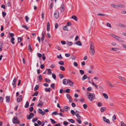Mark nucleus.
Segmentation results:
<instances>
[{
    "label": "nucleus",
    "mask_w": 126,
    "mask_h": 126,
    "mask_svg": "<svg viewBox=\"0 0 126 126\" xmlns=\"http://www.w3.org/2000/svg\"><path fill=\"white\" fill-rule=\"evenodd\" d=\"M71 18L77 21L78 20V18L75 15H73L71 17Z\"/></svg>",
    "instance_id": "obj_21"
},
{
    "label": "nucleus",
    "mask_w": 126,
    "mask_h": 126,
    "mask_svg": "<svg viewBox=\"0 0 126 126\" xmlns=\"http://www.w3.org/2000/svg\"><path fill=\"white\" fill-rule=\"evenodd\" d=\"M106 109V107H102L100 109L101 111L102 112H103Z\"/></svg>",
    "instance_id": "obj_28"
},
{
    "label": "nucleus",
    "mask_w": 126,
    "mask_h": 126,
    "mask_svg": "<svg viewBox=\"0 0 126 126\" xmlns=\"http://www.w3.org/2000/svg\"><path fill=\"white\" fill-rule=\"evenodd\" d=\"M37 56L39 58H41L42 56V55L40 53H38L37 54Z\"/></svg>",
    "instance_id": "obj_47"
},
{
    "label": "nucleus",
    "mask_w": 126,
    "mask_h": 126,
    "mask_svg": "<svg viewBox=\"0 0 126 126\" xmlns=\"http://www.w3.org/2000/svg\"><path fill=\"white\" fill-rule=\"evenodd\" d=\"M68 120L72 123H74L75 122L74 120L73 119H68Z\"/></svg>",
    "instance_id": "obj_42"
},
{
    "label": "nucleus",
    "mask_w": 126,
    "mask_h": 126,
    "mask_svg": "<svg viewBox=\"0 0 126 126\" xmlns=\"http://www.w3.org/2000/svg\"><path fill=\"white\" fill-rule=\"evenodd\" d=\"M112 7H114V8H117V5H116L112 4L110 5Z\"/></svg>",
    "instance_id": "obj_29"
},
{
    "label": "nucleus",
    "mask_w": 126,
    "mask_h": 126,
    "mask_svg": "<svg viewBox=\"0 0 126 126\" xmlns=\"http://www.w3.org/2000/svg\"><path fill=\"white\" fill-rule=\"evenodd\" d=\"M103 119L104 121L105 122H106L109 124L110 123V121L109 120L107 119L105 117H103Z\"/></svg>",
    "instance_id": "obj_9"
},
{
    "label": "nucleus",
    "mask_w": 126,
    "mask_h": 126,
    "mask_svg": "<svg viewBox=\"0 0 126 126\" xmlns=\"http://www.w3.org/2000/svg\"><path fill=\"white\" fill-rule=\"evenodd\" d=\"M59 76L61 79H62L64 77L61 74H59Z\"/></svg>",
    "instance_id": "obj_61"
},
{
    "label": "nucleus",
    "mask_w": 126,
    "mask_h": 126,
    "mask_svg": "<svg viewBox=\"0 0 126 126\" xmlns=\"http://www.w3.org/2000/svg\"><path fill=\"white\" fill-rule=\"evenodd\" d=\"M87 94L88 96V98L90 100L92 101L94 99L93 98V94L92 93H87Z\"/></svg>",
    "instance_id": "obj_3"
},
{
    "label": "nucleus",
    "mask_w": 126,
    "mask_h": 126,
    "mask_svg": "<svg viewBox=\"0 0 126 126\" xmlns=\"http://www.w3.org/2000/svg\"><path fill=\"white\" fill-rule=\"evenodd\" d=\"M50 23L49 22H48L47 23V30L48 31H49L50 30Z\"/></svg>",
    "instance_id": "obj_19"
},
{
    "label": "nucleus",
    "mask_w": 126,
    "mask_h": 126,
    "mask_svg": "<svg viewBox=\"0 0 126 126\" xmlns=\"http://www.w3.org/2000/svg\"><path fill=\"white\" fill-rule=\"evenodd\" d=\"M26 21L27 22H28L29 21V18L27 16H26L25 17Z\"/></svg>",
    "instance_id": "obj_53"
},
{
    "label": "nucleus",
    "mask_w": 126,
    "mask_h": 126,
    "mask_svg": "<svg viewBox=\"0 0 126 126\" xmlns=\"http://www.w3.org/2000/svg\"><path fill=\"white\" fill-rule=\"evenodd\" d=\"M22 27L25 28L26 29L28 30V27L26 26H25L24 25H22Z\"/></svg>",
    "instance_id": "obj_44"
},
{
    "label": "nucleus",
    "mask_w": 126,
    "mask_h": 126,
    "mask_svg": "<svg viewBox=\"0 0 126 126\" xmlns=\"http://www.w3.org/2000/svg\"><path fill=\"white\" fill-rule=\"evenodd\" d=\"M66 96L67 98L69 100L70 102H72V99L71 98V97L69 94H67Z\"/></svg>",
    "instance_id": "obj_11"
},
{
    "label": "nucleus",
    "mask_w": 126,
    "mask_h": 126,
    "mask_svg": "<svg viewBox=\"0 0 126 126\" xmlns=\"http://www.w3.org/2000/svg\"><path fill=\"white\" fill-rule=\"evenodd\" d=\"M57 57L58 59L60 58V59H62V58L61 54H60L59 55H57Z\"/></svg>",
    "instance_id": "obj_62"
},
{
    "label": "nucleus",
    "mask_w": 126,
    "mask_h": 126,
    "mask_svg": "<svg viewBox=\"0 0 126 126\" xmlns=\"http://www.w3.org/2000/svg\"><path fill=\"white\" fill-rule=\"evenodd\" d=\"M38 111L39 113L40 114H41L42 115H44L45 114L44 112V111H43L41 109H38Z\"/></svg>",
    "instance_id": "obj_8"
},
{
    "label": "nucleus",
    "mask_w": 126,
    "mask_h": 126,
    "mask_svg": "<svg viewBox=\"0 0 126 126\" xmlns=\"http://www.w3.org/2000/svg\"><path fill=\"white\" fill-rule=\"evenodd\" d=\"M38 94V91H36L35 93L34 94H32V96H37V95Z\"/></svg>",
    "instance_id": "obj_46"
},
{
    "label": "nucleus",
    "mask_w": 126,
    "mask_h": 126,
    "mask_svg": "<svg viewBox=\"0 0 126 126\" xmlns=\"http://www.w3.org/2000/svg\"><path fill=\"white\" fill-rule=\"evenodd\" d=\"M95 51L94 46V43L93 42H91L90 48L89 52L90 54L92 56L94 55L95 52Z\"/></svg>",
    "instance_id": "obj_1"
},
{
    "label": "nucleus",
    "mask_w": 126,
    "mask_h": 126,
    "mask_svg": "<svg viewBox=\"0 0 126 126\" xmlns=\"http://www.w3.org/2000/svg\"><path fill=\"white\" fill-rule=\"evenodd\" d=\"M76 120L79 124H80L81 123V120L79 119H76Z\"/></svg>",
    "instance_id": "obj_52"
},
{
    "label": "nucleus",
    "mask_w": 126,
    "mask_h": 126,
    "mask_svg": "<svg viewBox=\"0 0 126 126\" xmlns=\"http://www.w3.org/2000/svg\"><path fill=\"white\" fill-rule=\"evenodd\" d=\"M71 112L73 115H75V112L74 110H71Z\"/></svg>",
    "instance_id": "obj_36"
},
{
    "label": "nucleus",
    "mask_w": 126,
    "mask_h": 126,
    "mask_svg": "<svg viewBox=\"0 0 126 126\" xmlns=\"http://www.w3.org/2000/svg\"><path fill=\"white\" fill-rule=\"evenodd\" d=\"M68 83L69 84V85L71 86L72 87L73 86V82L71 81L70 80H68Z\"/></svg>",
    "instance_id": "obj_17"
},
{
    "label": "nucleus",
    "mask_w": 126,
    "mask_h": 126,
    "mask_svg": "<svg viewBox=\"0 0 126 126\" xmlns=\"http://www.w3.org/2000/svg\"><path fill=\"white\" fill-rule=\"evenodd\" d=\"M47 70H48V74L49 75H51L52 72L50 71L51 69H49Z\"/></svg>",
    "instance_id": "obj_38"
},
{
    "label": "nucleus",
    "mask_w": 126,
    "mask_h": 126,
    "mask_svg": "<svg viewBox=\"0 0 126 126\" xmlns=\"http://www.w3.org/2000/svg\"><path fill=\"white\" fill-rule=\"evenodd\" d=\"M118 78L126 84V79L124 78L121 76H119L118 77Z\"/></svg>",
    "instance_id": "obj_5"
},
{
    "label": "nucleus",
    "mask_w": 126,
    "mask_h": 126,
    "mask_svg": "<svg viewBox=\"0 0 126 126\" xmlns=\"http://www.w3.org/2000/svg\"><path fill=\"white\" fill-rule=\"evenodd\" d=\"M111 35H112V36L116 40H117V39L119 37L117 36L116 35L113 34H111Z\"/></svg>",
    "instance_id": "obj_24"
},
{
    "label": "nucleus",
    "mask_w": 126,
    "mask_h": 126,
    "mask_svg": "<svg viewBox=\"0 0 126 126\" xmlns=\"http://www.w3.org/2000/svg\"><path fill=\"white\" fill-rule=\"evenodd\" d=\"M34 114L32 113H31L29 115L27 116V118L28 120L32 118L34 116Z\"/></svg>",
    "instance_id": "obj_4"
},
{
    "label": "nucleus",
    "mask_w": 126,
    "mask_h": 126,
    "mask_svg": "<svg viewBox=\"0 0 126 126\" xmlns=\"http://www.w3.org/2000/svg\"><path fill=\"white\" fill-rule=\"evenodd\" d=\"M67 44L69 46H71L73 45V43L72 42H67Z\"/></svg>",
    "instance_id": "obj_33"
},
{
    "label": "nucleus",
    "mask_w": 126,
    "mask_h": 126,
    "mask_svg": "<svg viewBox=\"0 0 126 126\" xmlns=\"http://www.w3.org/2000/svg\"><path fill=\"white\" fill-rule=\"evenodd\" d=\"M58 113H57L56 111H55L53 112L52 113V114L53 115H56L58 114Z\"/></svg>",
    "instance_id": "obj_48"
},
{
    "label": "nucleus",
    "mask_w": 126,
    "mask_h": 126,
    "mask_svg": "<svg viewBox=\"0 0 126 126\" xmlns=\"http://www.w3.org/2000/svg\"><path fill=\"white\" fill-rule=\"evenodd\" d=\"M68 124V123L66 121H64L63 122V124L64 125L66 126Z\"/></svg>",
    "instance_id": "obj_57"
},
{
    "label": "nucleus",
    "mask_w": 126,
    "mask_h": 126,
    "mask_svg": "<svg viewBox=\"0 0 126 126\" xmlns=\"http://www.w3.org/2000/svg\"><path fill=\"white\" fill-rule=\"evenodd\" d=\"M39 86L38 85H36L35 87L34 91H35L39 89Z\"/></svg>",
    "instance_id": "obj_39"
},
{
    "label": "nucleus",
    "mask_w": 126,
    "mask_h": 126,
    "mask_svg": "<svg viewBox=\"0 0 126 126\" xmlns=\"http://www.w3.org/2000/svg\"><path fill=\"white\" fill-rule=\"evenodd\" d=\"M50 120L51 121V123L52 124H54L55 123H56V122H55L54 120L52 119H50Z\"/></svg>",
    "instance_id": "obj_37"
},
{
    "label": "nucleus",
    "mask_w": 126,
    "mask_h": 126,
    "mask_svg": "<svg viewBox=\"0 0 126 126\" xmlns=\"http://www.w3.org/2000/svg\"><path fill=\"white\" fill-rule=\"evenodd\" d=\"M87 78V76L86 75H84L82 78L83 80H84Z\"/></svg>",
    "instance_id": "obj_22"
},
{
    "label": "nucleus",
    "mask_w": 126,
    "mask_h": 126,
    "mask_svg": "<svg viewBox=\"0 0 126 126\" xmlns=\"http://www.w3.org/2000/svg\"><path fill=\"white\" fill-rule=\"evenodd\" d=\"M64 4H62L60 8V10L61 12H63L64 11Z\"/></svg>",
    "instance_id": "obj_10"
},
{
    "label": "nucleus",
    "mask_w": 126,
    "mask_h": 126,
    "mask_svg": "<svg viewBox=\"0 0 126 126\" xmlns=\"http://www.w3.org/2000/svg\"><path fill=\"white\" fill-rule=\"evenodd\" d=\"M6 102L9 103L10 101V97L8 96H6Z\"/></svg>",
    "instance_id": "obj_16"
},
{
    "label": "nucleus",
    "mask_w": 126,
    "mask_h": 126,
    "mask_svg": "<svg viewBox=\"0 0 126 126\" xmlns=\"http://www.w3.org/2000/svg\"><path fill=\"white\" fill-rule=\"evenodd\" d=\"M75 44L79 46H81L82 45L80 41H78L75 43Z\"/></svg>",
    "instance_id": "obj_27"
},
{
    "label": "nucleus",
    "mask_w": 126,
    "mask_h": 126,
    "mask_svg": "<svg viewBox=\"0 0 126 126\" xmlns=\"http://www.w3.org/2000/svg\"><path fill=\"white\" fill-rule=\"evenodd\" d=\"M43 102L40 101L39 103L37 105V106L38 107H42V106H43Z\"/></svg>",
    "instance_id": "obj_15"
},
{
    "label": "nucleus",
    "mask_w": 126,
    "mask_h": 126,
    "mask_svg": "<svg viewBox=\"0 0 126 126\" xmlns=\"http://www.w3.org/2000/svg\"><path fill=\"white\" fill-rule=\"evenodd\" d=\"M64 109L65 111H67L69 110L70 109V108L68 106H65L64 107Z\"/></svg>",
    "instance_id": "obj_20"
},
{
    "label": "nucleus",
    "mask_w": 126,
    "mask_h": 126,
    "mask_svg": "<svg viewBox=\"0 0 126 126\" xmlns=\"http://www.w3.org/2000/svg\"><path fill=\"white\" fill-rule=\"evenodd\" d=\"M2 16L3 17H4L6 15V13L4 12H2Z\"/></svg>",
    "instance_id": "obj_64"
},
{
    "label": "nucleus",
    "mask_w": 126,
    "mask_h": 126,
    "mask_svg": "<svg viewBox=\"0 0 126 126\" xmlns=\"http://www.w3.org/2000/svg\"><path fill=\"white\" fill-rule=\"evenodd\" d=\"M13 122L15 124H18L20 123V121L18 120L17 117L15 116L14 117L12 120Z\"/></svg>",
    "instance_id": "obj_2"
},
{
    "label": "nucleus",
    "mask_w": 126,
    "mask_h": 126,
    "mask_svg": "<svg viewBox=\"0 0 126 126\" xmlns=\"http://www.w3.org/2000/svg\"><path fill=\"white\" fill-rule=\"evenodd\" d=\"M37 120V118H34L32 120V121L33 122H34L35 121H36Z\"/></svg>",
    "instance_id": "obj_60"
},
{
    "label": "nucleus",
    "mask_w": 126,
    "mask_h": 126,
    "mask_svg": "<svg viewBox=\"0 0 126 126\" xmlns=\"http://www.w3.org/2000/svg\"><path fill=\"white\" fill-rule=\"evenodd\" d=\"M103 95L104 96V97L106 99H107L108 98V96L105 93H103Z\"/></svg>",
    "instance_id": "obj_26"
},
{
    "label": "nucleus",
    "mask_w": 126,
    "mask_h": 126,
    "mask_svg": "<svg viewBox=\"0 0 126 126\" xmlns=\"http://www.w3.org/2000/svg\"><path fill=\"white\" fill-rule=\"evenodd\" d=\"M45 89V91L46 92H50V88H46Z\"/></svg>",
    "instance_id": "obj_31"
},
{
    "label": "nucleus",
    "mask_w": 126,
    "mask_h": 126,
    "mask_svg": "<svg viewBox=\"0 0 126 126\" xmlns=\"http://www.w3.org/2000/svg\"><path fill=\"white\" fill-rule=\"evenodd\" d=\"M39 79L42 80L43 79L41 75H40L38 77Z\"/></svg>",
    "instance_id": "obj_54"
},
{
    "label": "nucleus",
    "mask_w": 126,
    "mask_h": 126,
    "mask_svg": "<svg viewBox=\"0 0 126 126\" xmlns=\"http://www.w3.org/2000/svg\"><path fill=\"white\" fill-rule=\"evenodd\" d=\"M117 40L119 42L121 43L124 42V41L123 39L119 37H118V38L117 39Z\"/></svg>",
    "instance_id": "obj_14"
},
{
    "label": "nucleus",
    "mask_w": 126,
    "mask_h": 126,
    "mask_svg": "<svg viewBox=\"0 0 126 126\" xmlns=\"http://www.w3.org/2000/svg\"><path fill=\"white\" fill-rule=\"evenodd\" d=\"M54 16L56 18H58L59 17V12L57 11H56L54 14Z\"/></svg>",
    "instance_id": "obj_6"
},
{
    "label": "nucleus",
    "mask_w": 126,
    "mask_h": 126,
    "mask_svg": "<svg viewBox=\"0 0 126 126\" xmlns=\"http://www.w3.org/2000/svg\"><path fill=\"white\" fill-rule=\"evenodd\" d=\"M18 42L19 43H20L22 41V38L21 37H18Z\"/></svg>",
    "instance_id": "obj_49"
},
{
    "label": "nucleus",
    "mask_w": 126,
    "mask_h": 126,
    "mask_svg": "<svg viewBox=\"0 0 126 126\" xmlns=\"http://www.w3.org/2000/svg\"><path fill=\"white\" fill-rule=\"evenodd\" d=\"M17 79L16 78H15L13 80L12 83V84L13 85V86L14 88H15L16 86V85L15 84V83L17 81Z\"/></svg>",
    "instance_id": "obj_7"
},
{
    "label": "nucleus",
    "mask_w": 126,
    "mask_h": 126,
    "mask_svg": "<svg viewBox=\"0 0 126 126\" xmlns=\"http://www.w3.org/2000/svg\"><path fill=\"white\" fill-rule=\"evenodd\" d=\"M92 84L93 85L94 87H95L96 88H98V86L97 85H96L94 82H93L92 83Z\"/></svg>",
    "instance_id": "obj_40"
},
{
    "label": "nucleus",
    "mask_w": 126,
    "mask_h": 126,
    "mask_svg": "<svg viewBox=\"0 0 126 126\" xmlns=\"http://www.w3.org/2000/svg\"><path fill=\"white\" fill-rule=\"evenodd\" d=\"M119 26L126 28V25L123 24H122L120 23L119 24Z\"/></svg>",
    "instance_id": "obj_30"
},
{
    "label": "nucleus",
    "mask_w": 126,
    "mask_h": 126,
    "mask_svg": "<svg viewBox=\"0 0 126 126\" xmlns=\"http://www.w3.org/2000/svg\"><path fill=\"white\" fill-rule=\"evenodd\" d=\"M51 87L53 89H55V84L53 83L51 85Z\"/></svg>",
    "instance_id": "obj_55"
},
{
    "label": "nucleus",
    "mask_w": 126,
    "mask_h": 126,
    "mask_svg": "<svg viewBox=\"0 0 126 126\" xmlns=\"http://www.w3.org/2000/svg\"><path fill=\"white\" fill-rule=\"evenodd\" d=\"M52 77L54 79H55L56 78V75L54 73H52Z\"/></svg>",
    "instance_id": "obj_50"
},
{
    "label": "nucleus",
    "mask_w": 126,
    "mask_h": 126,
    "mask_svg": "<svg viewBox=\"0 0 126 126\" xmlns=\"http://www.w3.org/2000/svg\"><path fill=\"white\" fill-rule=\"evenodd\" d=\"M83 107L85 109H86L87 107V105L86 104H84L83 105Z\"/></svg>",
    "instance_id": "obj_56"
},
{
    "label": "nucleus",
    "mask_w": 126,
    "mask_h": 126,
    "mask_svg": "<svg viewBox=\"0 0 126 126\" xmlns=\"http://www.w3.org/2000/svg\"><path fill=\"white\" fill-rule=\"evenodd\" d=\"M121 126H126V125L124 123L123 121L121 122Z\"/></svg>",
    "instance_id": "obj_51"
},
{
    "label": "nucleus",
    "mask_w": 126,
    "mask_h": 126,
    "mask_svg": "<svg viewBox=\"0 0 126 126\" xmlns=\"http://www.w3.org/2000/svg\"><path fill=\"white\" fill-rule=\"evenodd\" d=\"M79 72H80V74L81 75H83L84 74V71L83 70H79Z\"/></svg>",
    "instance_id": "obj_43"
},
{
    "label": "nucleus",
    "mask_w": 126,
    "mask_h": 126,
    "mask_svg": "<svg viewBox=\"0 0 126 126\" xmlns=\"http://www.w3.org/2000/svg\"><path fill=\"white\" fill-rule=\"evenodd\" d=\"M107 84L108 86L112 88L113 87V85L109 81H108L107 82Z\"/></svg>",
    "instance_id": "obj_23"
},
{
    "label": "nucleus",
    "mask_w": 126,
    "mask_h": 126,
    "mask_svg": "<svg viewBox=\"0 0 126 126\" xmlns=\"http://www.w3.org/2000/svg\"><path fill=\"white\" fill-rule=\"evenodd\" d=\"M15 40V39L13 37H12L11 40V42L13 44H14L15 43L14 42V41Z\"/></svg>",
    "instance_id": "obj_32"
},
{
    "label": "nucleus",
    "mask_w": 126,
    "mask_h": 126,
    "mask_svg": "<svg viewBox=\"0 0 126 126\" xmlns=\"http://www.w3.org/2000/svg\"><path fill=\"white\" fill-rule=\"evenodd\" d=\"M29 105V103L28 102H26V104L25 105V108H27L28 107Z\"/></svg>",
    "instance_id": "obj_34"
},
{
    "label": "nucleus",
    "mask_w": 126,
    "mask_h": 126,
    "mask_svg": "<svg viewBox=\"0 0 126 126\" xmlns=\"http://www.w3.org/2000/svg\"><path fill=\"white\" fill-rule=\"evenodd\" d=\"M59 63L61 65H63L64 64V62L62 61L59 62Z\"/></svg>",
    "instance_id": "obj_59"
},
{
    "label": "nucleus",
    "mask_w": 126,
    "mask_h": 126,
    "mask_svg": "<svg viewBox=\"0 0 126 126\" xmlns=\"http://www.w3.org/2000/svg\"><path fill=\"white\" fill-rule=\"evenodd\" d=\"M31 46V45H29L28 46V49L30 52L32 51V50Z\"/></svg>",
    "instance_id": "obj_35"
},
{
    "label": "nucleus",
    "mask_w": 126,
    "mask_h": 126,
    "mask_svg": "<svg viewBox=\"0 0 126 126\" xmlns=\"http://www.w3.org/2000/svg\"><path fill=\"white\" fill-rule=\"evenodd\" d=\"M68 80H67L65 79H64L63 80V83L64 84L66 85L68 83Z\"/></svg>",
    "instance_id": "obj_12"
},
{
    "label": "nucleus",
    "mask_w": 126,
    "mask_h": 126,
    "mask_svg": "<svg viewBox=\"0 0 126 126\" xmlns=\"http://www.w3.org/2000/svg\"><path fill=\"white\" fill-rule=\"evenodd\" d=\"M67 26L66 25L63 27V30H64L68 31V28H67Z\"/></svg>",
    "instance_id": "obj_41"
},
{
    "label": "nucleus",
    "mask_w": 126,
    "mask_h": 126,
    "mask_svg": "<svg viewBox=\"0 0 126 126\" xmlns=\"http://www.w3.org/2000/svg\"><path fill=\"white\" fill-rule=\"evenodd\" d=\"M60 69L64 71L65 70V68L64 67L62 66H61L60 67Z\"/></svg>",
    "instance_id": "obj_45"
},
{
    "label": "nucleus",
    "mask_w": 126,
    "mask_h": 126,
    "mask_svg": "<svg viewBox=\"0 0 126 126\" xmlns=\"http://www.w3.org/2000/svg\"><path fill=\"white\" fill-rule=\"evenodd\" d=\"M22 96L21 95H20L17 98V101L18 102H19L22 100Z\"/></svg>",
    "instance_id": "obj_13"
},
{
    "label": "nucleus",
    "mask_w": 126,
    "mask_h": 126,
    "mask_svg": "<svg viewBox=\"0 0 126 126\" xmlns=\"http://www.w3.org/2000/svg\"><path fill=\"white\" fill-rule=\"evenodd\" d=\"M73 65L75 67H77L78 65V63L76 62H74V63Z\"/></svg>",
    "instance_id": "obj_58"
},
{
    "label": "nucleus",
    "mask_w": 126,
    "mask_h": 126,
    "mask_svg": "<svg viewBox=\"0 0 126 126\" xmlns=\"http://www.w3.org/2000/svg\"><path fill=\"white\" fill-rule=\"evenodd\" d=\"M45 80L46 82H47L50 83V80L49 79H45Z\"/></svg>",
    "instance_id": "obj_63"
},
{
    "label": "nucleus",
    "mask_w": 126,
    "mask_h": 126,
    "mask_svg": "<svg viewBox=\"0 0 126 126\" xmlns=\"http://www.w3.org/2000/svg\"><path fill=\"white\" fill-rule=\"evenodd\" d=\"M119 49L117 48H112L110 49V50L111 51L113 50L114 51H116Z\"/></svg>",
    "instance_id": "obj_25"
},
{
    "label": "nucleus",
    "mask_w": 126,
    "mask_h": 126,
    "mask_svg": "<svg viewBox=\"0 0 126 126\" xmlns=\"http://www.w3.org/2000/svg\"><path fill=\"white\" fill-rule=\"evenodd\" d=\"M125 6L124 5L122 4H118L117 5V8L120 7L122 8H125Z\"/></svg>",
    "instance_id": "obj_18"
}]
</instances>
